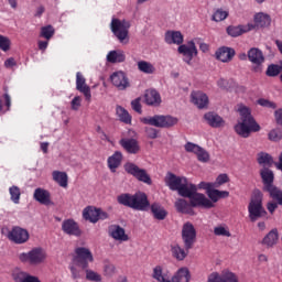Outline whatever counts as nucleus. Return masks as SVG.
<instances>
[{"mask_svg":"<svg viewBox=\"0 0 282 282\" xmlns=\"http://www.w3.org/2000/svg\"><path fill=\"white\" fill-rule=\"evenodd\" d=\"M185 151H187V153H194L198 162L206 163L210 161V154L208 153V151L195 143L187 142L185 144Z\"/></svg>","mask_w":282,"mask_h":282,"instance_id":"nucleus-14","label":"nucleus"},{"mask_svg":"<svg viewBox=\"0 0 282 282\" xmlns=\"http://www.w3.org/2000/svg\"><path fill=\"white\" fill-rule=\"evenodd\" d=\"M281 72H282V63H281V65L271 64L268 66L265 74H267V76L274 78V76H279V74H281Z\"/></svg>","mask_w":282,"mask_h":282,"instance_id":"nucleus-46","label":"nucleus"},{"mask_svg":"<svg viewBox=\"0 0 282 282\" xmlns=\"http://www.w3.org/2000/svg\"><path fill=\"white\" fill-rule=\"evenodd\" d=\"M62 230L65 235H69L70 237H80L83 231L74 219H66L62 223Z\"/></svg>","mask_w":282,"mask_h":282,"instance_id":"nucleus-17","label":"nucleus"},{"mask_svg":"<svg viewBox=\"0 0 282 282\" xmlns=\"http://www.w3.org/2000/svg\"><path fill=\"white\" fill-rule=\"evenodd\" d=\"M143 124H150L151 127H158L159 129H169L175 127L177 118L172 116L155 115L153 117H144L141 119Z\"/></svg>","mask_w":282,"mask_h":282,"instance_id":"nucleus-9","label":"nucleus"},{"mask_svg":"<svg viewBox=\"0 0 282 282\" xmlns=\"http://www.w3.org/2000/svg\"><path fill=\"white\" fill-rule=\"evenodd\" d=\"M214 234L217 237H230V231H228L225 227L221 226L215 227Z\"/></svg>","mask_w":282,"mask_h":282,"instance_id":"nucleus-52","label":"nucleus"},{"mask_svg":"<svg viewBox=\"0 0 282 282\" xmlns=\"http://www.w3.org/2000/svg\"><path fill=\"white\" fill-rule=\"evenodd\" d=\"M183 197L189 199L192 208H213L215 206L206 195L197 193V185L193 184Z\"/></svg>","mask_w":282,"mask_h":282,"instance_id":"nucleus-6","label":"nucleus"},{"mask_svg":"<svg viewBox=\"0 0 282 282\" xmlns=\"http://www.w3.org/2000/svg\"><path fill=\"white\" fill-rule=\"evenodd\" d=\"M258 163L263 164L264 166H272L274 163V160L272 159V155L265 152L258 153Z\"/></svg>","mask_w":282,"mask_h":282,"instance_id":"nucleus-43","label":"nucleus"},{"mask_svg":"<svg viewBox=\"0 0 282 282\" xmlns=\"http://www.w3.org/2000/svg\"><path fill=\"white\" fill-rule=\"evenodd\" d=\"M240 121L235 126V131L240 138H250V133H257L261 131V126L257 123L254 117L250 112V108L246 106H239Z\"/></svg>","mask_w":282,"mask_h":282,"instance_id":"nucleus-1","label":"nucleus"},{"mask_svg":"<svg viewBox=\"0 0 282 282\" xmlns=\"http://www.w3.org/2000/svg\"><path fill=\"white\" fill-rule=\"evenodd\" d=\"M218 87H220V89H228L229 85H228V80L220 78L217 82Z\"/></svg>","mask_w":282,"mask_h":282,"instance_id":"nucleus-64","label":"nucleus"},{"mask_svg":"<svg viewBox=\"0 0 282 282\" xmlns=\"http://www.w3.org/2000/svg\"><path fill=\"white\" fill-rule=\"evenodd\" d=\"M129 28H131V22L127 20L112 19L110 23L112 34L124 45L129 43Z\"/></svg>","mask_w":282,"mask_h":282,"instance_id":"nucleus-8","label":"nucleus"},{"mask_svg":"<svg viewBox=\"0 0 282 282\" xmlns=\"http://www.w3.org/2000/svg\"><path fill=\"white\" fill-rule=\"evenodd\" d=\"M249 219L250 221L254 223L261 217H265L268 212L263 208V194L259 189L253 192L251 196V200L248 206Z\"/></svg>","mask_w":282,"mask_h":282,"instance_id":"nucleus-4","label":"nucleus"},{"mask_svg":"<svg viewBox=\"0 0 282 282\" xmlns=\"http://www.w3.org/2000/svg\"><path fill=\"white\" fill-rule=\"evenodd\" d=\"M207 195L209 199H212V202L214 203L219 202V189H215V187H213L207 192Z\"/></svg>","mask_w":282,"mask_h":282,"instance_id":"nucleus-54","label":"nucleus"},{"mask_svg":"<svg viewBox=\"0 0 282 282\" xmlns=\"http://www.w3.org/2000/svg\"><path fill=\"white\" fill-rule=\"evenodd\" d=\"M140 98H137L131 101V107L133 111H137V113H142V105L140 104Z\"/></svg>","mask_w":282,"mask_h":282,"instance_id":"nucleus-59","label":"nucleus"},{"mask_svg":"<svg viewBox=\"0 0 282 282\" xmlns=\"http://www.w3.org/2000/svg\"><path fill=\"white\" fill-rule=\"evenodd\" d=\"M276 124H282V108L274 112Z\"/></svg>","mask_w":282,"mask_h":282,"instance_id":"nucleus-63","label":"nucleus"},{"mask_svg":"<svg viewBox=\"0 0 282 282\" xmlns=\"http://www.w3.org/2000/svg\"><path fill=\"white\" fill-rule=\"evenodd\" d=\"M145 102L152 107H158L162 102V97L160 93L155 89H150L145 91L144 95Z\"/></svg>","mask_w":282,"mask_h":282,"instance_id":"nucleus-28","label":"nucleus"},{"mask_svg":"<svg viewBox=\"0 0 282 282\" xmlns=\"http://www.w3.org/2000/svg\"><path fill=\"white\" fill-rule=\"evenodd\" d=\"M247 56L250 63H252V72L261 74L263 72V63H265L263 52L258 47H252L248 51Z\"/></svg>","mask_w":282,"mask_h":282,"instance_id":"nucleus-11","label":"nucleus"},{"mask_svg":"<svg viewBox=\"0 0 282 282\" xmlns=\"http://www.w3.org/2000/svg\"><path fill=\"white\" fill-rule=\"evenodd\" d=\"M118 204L121 206H127L128 208H133V210H149V198L147 194L138 192L133 195L131 194H121L117 197Z\"/></svg>","mask_w":282,"mask_h":282,"instance_id":"nucleus-3","label":"nucleus"},{"mask_svg":"<svg viewBox=\"0 0 282 282\" xmlns=\"http://www.w3.org/2000/svg\"><path fill=\"white\" fill-rule=\"evenodd\" d=\"M145 133L150 140H155L158 138V130L155 128H145Z\"/></svg>","mask_w":282,"mask_h":282,"instance_id":"nucleus-60","label":"nucleus"},{"mask_svg":"<svg viewBox=\"0 0 282 282\" xmlns=\"http://www.w3.org/2000/svg\"><path fill=\"white\" fill-rule=\"evenodd\" d=\"M151 213L154 219H158L159 221H164L169 215V212H166V209H164V207H162L159 203H153L151 205Z\"/></svg>","mask_w":282,"mask_h":282,"instance_id":"nucleus-30","label":"nucleus"},{"mask_svg":"<svg viewBox=\"0 0 282 282\" xmlns=\"http://www.w3.org/2000/svg\"><path fill=\"white\" fill-rule=\"evenodd\" d=\"M260 175L263 182V191H268L274 186V172L272 170L264 167L260 171Z\"/></svg>","mask_w":282,"mask_h":282,"instance_id":"nucleus-24","label":"nucleus"},{"mask_svg":"<svg viewBox=\"0 0 282 282\" xmlns=\"http://www.w3.org/2000/svg\"><path fill=\"white\" fill-rule=\"evenodd\" d=\"M267 208H268L269 213H271V215H272L274 213V210H276V208H279V203L270 202V203H268Z\"/></svg>","mask_w":282,"mask_h":282,"instance_id":"nucleus-62","label":"nucleus"},{"mask_svg":"<svg viewBox=\"0 0 282 282\" xmlns=\"http://www.w3.org/2000/svg\"><path fill=\"white\" fill-rule=\"evenodd\" d=\"M86 279L88 281H100V274L96 273L93 270H86Z\"/></svg>","mask_w":282,"mask_h":282,"instance_id":"nucleus-57","label":"nucleus"},{"mask_svg":"<svg viewBox=\"0 0 282 282\" xmlns=\"http://www.w3.org/2000/svg\"><path fill=\"white\" fill-rule=\"evenodd\" d=\"M8 239L13 243H25L30 239V234L21 227H13L8 234Z\"/></svg>","mask_w":282,"mask_h":282,"instance_id":"nucleus-16","label":"nucleus"},{"mask_svg":"<svg viewBox=\"0 0 282 282\" xmlns=\"http://www.w3.org/2000/svg\"><path fill=\"white\" fill-rule=\"evenodd\" d=\"M9 193L11 195V200L13 202V204H19L21 199V188H19V186L17 185H13L9 188Z\"/></svg>","mask_w":282,"mask_h":282,"instance_id":"nucleus-45","label":"nucleus"},{"mask_svg":"<svg viewBox=\"0 0 282 282\" xmlns=\"http://www.w3.org/2000/svg\"><path fill=\"white\" fill-rule=\"evenodd\" d=\"M226 19H228V11L224 9H217L212 15V21H215L216 23L226 21Z\"/></svg>","mask_w":282,"mask_h":282,"instance_id":"nucleus-44","label":"nucleus"},{"mask_svg":"<svg viewBox=\"0 0 282 282\" xmlns=\"http://www.w3.org/2000/svg\"><path fill=\"white\" fill-rule=\"evenodd\" d=\"M119 144L127 153H131L132 155L140 153V143L135 139H121Z\"/></svg>","mask_w":282,"mask_h":282,"instance_id":"nucleus-22","label":"nucleus"},{"mask_svg":"<svg viewBox=\"0 0 282 282\" xmlns=\"http://www.w3.org/2000/svg\"><path fill=\"white\" fill-rule=\"evenodd\" d=\"M94 262V254L85 247H78L75 249V257L69 265L73 279H80L83 276V270L89 268V263Z\"/></svg>","mask_w":282,"mask_h":282,"instance_id":"nucleus-2","label":"nucleus"},{"mask_svg":"<svg viewBox=\"0 0 282 282\" xmlns=\"http://www.w3.org/2000/svg\"><path fill=\"white\" fill-rule=\"evenodd\" d=\"M82 100L83 99L80 98V96L74 97V99L70 102V107H72L73 111H78V109H80Z\"/></svg>","mask_w":282,"mask_h":282,"instance_id":"nucleus-58","label":"nucleus"},{"mask_svg":"<svg viewBox=\"0 0 282 282\" xmlns=\"http://www.w3.org/2000/svg\"><path fill=\"white\" fill-rule=\"evenodd\" d=\"M34 200L43 204L44 206H50L52 204L51 195L46 189L41 187L36 188L33 194Z\"/></svg>","mask_w":282,"mask_h":282,"instance_id":"nucleus-25","label":"nucleus"},{"mask_svg":"<svg viewBox=\"0 0 282 282\" xmlns=\"http://www.w3.org/2000/svg\"><path fill=\"white\" fill-rule=\"evenodd\" d=\"M177 52L184 56L183 61H185L187 65H191L193 57L197 56V46H195L194 41H189L187 44L180 45Z\"/></svg>","mask_w":282,"mask_h":282,"instance_id":"nucleus-15","label":"nucleus"},{"mask_svg":"<svg viewBox=\"0 0 282 282\" xmlns=\"http://www.w3.org/2000/svg\"><path fill=\"white\" fill-rule=\"evenodd\" d=\"M268 138L269 140H271V142H279L282 139V129L281 128L272 129L269 132Z\"/></svg>","mask_w":282,"mask_h":282,"instance_id":"nucleus-48","label":"nucleus"},{"mask_svg":"<svg viewBox=\"0 0 282 282\" xmlns=\"http://www.w3.org/2000/svg\"><path fill=\"white\" fill-rule=\"evenodd\" d=\"M175 208L178 213H183L184 215H194L193 207L191 203H188L184 198H178L175 202Z\"/></svg>","mask_w":282,"mask_h":282,"instance_id":"nucleus-32","label":"nucleus"},{"mask_svg":"<svg viewBox=\"0 0 282 282\" xmlns=\"http://www.w3.org/2000/svg\"><path fill=\"white\" fill-rule=\"evenodd\" d=\"M250 30H254V25L248 24V26L238 25V26H228L227 33L229 36H241V34H246V32H250Z\"/></svg>","mask_w":282,"mask_h":282,"instance_id":"nucleus-29","label":"nucleus"},{"mask_svg":"<svg viewBox=\"0 0 282 282\" xmlns=\"http://www.w3.org/2000/svg\"><path fill=\"white\" fill-rule=\"evenodd\" d=\"M223 282H239V278L231 271H223Z\"/></svg>","mask_w":282,"mask_h":282,"instance_id":"nucleus-50","label":"nucleus"},{"mask_svg":"<svg viewBox=\"0 0 282 282\" xmlns=\"http://www.w3.org/2000/svg\"><path fill=\"white\" fill-rule=\"evenodd\" d=\"M264 191L265 193H269L273 202H276L280 206H282V191L279 187L273 185L272 187H269Z\"/></svg>","mask_w":282,"mask_h":282,"instance_id":"nucleus-39","label":"nucleus"},{"mask_svg":"<svg viewBox=\"0 0 282 282\" xmlns=\"http://www.w3.org/2000/svg\"><path fill=\"white\" fill-rule=\"evenodd\" d=\"M11 275L15 282H42L39 278L30 275L19 268L14 269Z\"/></svg>","mask_w":282,"mask_h":282,"instance_id":"nucleus-23","label":"nucleus"},{"mask_svg":"<svg viewBox=\"0 0 282 282\" xmlns=\"http://www.w3.org/2000/svg\"><path fill=\"white\" fill-rule=\"evenodd\" d=\"M116 111L121 122H124L126 124H131V115H129V111H127V109L122 108V106H118Z\"/></svg>","mask_w":282,"mask_h":282,"instance_id":"nucleus-42","label":"nucleus"},{"mask_svg":"<svg viewBox=\"0 0 282 282\" xmlns=\"http://www.w3.org/2000/svg\"><path fill=\"white\" fill-rule=\"evenodd\" d=\"M258 105H260L261 107H267L268 109H276V104L268 99H259Z\"/></svg>","mask_w":282,"mask_h":282,"instance_id":"nucleus-56","label":"nucleus"},{"mask_svg":"<svg viewBox=\"0 0 282 282\" xmlns=\"http://www.w3.org/2000/svg\"><path fill=\"white\" fill-rule=\"evenodd\" d=\"M204 119L209 124V127H213V129H220V127L226 126V121L221 116L217 115L216 112H207L204 115Z\"/></svg>","mask_w":282,"mask_h":282,"instance_id":"nucleus-21","label":"nucleus"},{"mask_svg":"<svg viewBox=\"0 0 282 282\" xmlns=\"http://www.w3.org/2000/svg\"><path fill=\"white\" fill-rule=\"evenodd\" d=\"M98 208L95 207H86L83 212V217L87 221H90L91 224H97L98 221Z\"/></svg>","mask_w":282,"mask_h":282,"instance_id":"nucleus-35","label":"nucleus"},{"mask_svg":"<svg viewBox=\"0 0 282 282\" xmlns=\"http://www.w3.org/2000/svg\"><path fill=\"white\" fill-rule=\"evenodd\" d=\"M122 164V152L116 151L111 156L108 158V169L111 173H116V169Z\"/></svg>","mask_w":282,"mask_h":282,"instance_id":"nucleus-31","label":"nucleus"},{"mask_svg":"<svg viewBox=\"0 0 282 282\" xmlns=\"http://www.w3.org/2000/svg\"><path fill=\"white\" fill-rule=\"evenodd\" d=\"M279 241V231L276 229H272L262 240L263 246H268V248H272V246H276Z\"/></svg>","mask_w":282,"mask_h":282,"instance_id":"nucleus-36","label":"nucleus"},{"mask_svg":"<svg viewBox=\"0 0 282 282\" xmlns=\"http://www.w3.org/2000/svg\"><path fill=\"white\" fill-rule=\"evenodd\" d=\"M123 169L126 173L132 175V177H135V180H138L139 182H143V184H148L149 186L153 184V181L151 180L149 173H147V170L140 169V166H138L137 164L128 162L123 165Z\"/></svg>","mask_w":282,"mask_h":282,"instance_id":"nucleus-10","label":"nucleus"},{"mask_svg":"<svg viewBox=\"0 0 282 282\" xmlns=\"http://www.w3.org/2000/svg\"><path fill=\"white\" fill-rule=\"evenodd\" d=\"M54 26L46 25L41 29L40 36H42V39H46V41H50V39L54 36Z\"/></svg>","mask_w":282,"mask_h":282,"instance_id":"nucleus-47","label":"nucleus"},{"mask_svg":"<svg viewBox=\"0 0 282 282\" xmlns=\"http://www.w3.org/2000/svg\"><path fill=\"white\" fill-rule=\"evenodd\" d=\"M153 279H155L159 282H171L170 280L165 279L164 275L162 274V268L160 265H156L153 269Z\"/></svg>","mask_w":282,"mask_h":282,"instance_id":"nucleus-49","label":"nucleus"},{"mask_svg":"<svg viewBox=\"0 0 282 282\" xmlns=\"http://www.w3.org/2000/svg\"><path fill=\"white\" fill-rule=\"evenodd\" d=\"M198 188H203L204 191H206V193H208L210 188H215V185L214 183L200 182L197 186V189Z\"/></svg>","mask_w":282,"mask_h":282,"instance_id":"nucleus-61","label":"nucleus"},{"mask_svg":"<svg viewBox=\"0 0 282 282\" xmlns=\"http://www.w3.org/2000/svg\"><path fill=\"white\" fill-rule=\"evenodd\" d=\"M76 89L84 94L86 100H91V88L87 85V79H85L80 72L76 74Z\"/></svg>","mask_w":282,"mask_h":282,"instance_id":"nucleus-18","label":"nucleus"},{"mask_svg":"<svg viewBox=\"0 0 282 282\" xmlns=\"http://www.w3.org/2000/svg\"><path fill=\"white\" fill-rule=\"evenodd\" d=\"M138 69L143 74H155V66L151 62L140 61L138 62Z\"/></svg>","mask_w":282,"mask_h":282,"instance_id":"nucleus-41","label":"nucleus"},{"mask_svg":"<svg viewBox=\"0 0 282 282\" xmlns=\"http://www.w3.org/2000/svg\"><path fill=\"white\" fill-rule=\"evenodd\" d=\"M228 182V174H220L217 176L216 182H214V188H219L223 184Z\"/></svg>","mask_w":282,"mask_h":282,"instance_id":"nucleus-51","label":"nucleus"},{"mask_svg":"<svg viewBox=\"0 0 282 282\" xmlns=\"http://www.w3.org/2000/svg\"><path fill=\"white\" fill-rule=\"evenodd\" d=\"M0 50H2V52H8V50H10V39L0 35Z\"/></svg>","mask_w":282,"mask_h":282,"instance_id":"nucleus-53","label":"nucleus"},{"mask_svg":"<svg viewBox=\"0 0 282 282\" xmlns=\"http://www.w3.org/2000/svg\"><path fill=\"white\" fill-rule=\"evenodd\" d=\"M192 102L198 107V109H206L208 107V95L202 91L192 93Z\"/></svg>","mask_w":282,"mask_h":282,"instance_id":"nucleus-27","label":"nucleus"},{"mask_svg":"<svg viewBox=\"0 0 282 282\" xmlns=\"http://www.w3.org/2000/svg\"><path fill=\"white\" fill-rule=\"evenodd\" d=\"M109 237L115 239V241H127L129 239V235L124 231L120 225H110L108 227Z\"/></svg>","mask_w":282,"mask_h":282,"instance_id":"nucleus-19","label":"nucleus"},{"mask_svg":"<svg viewBox=\"0 0 282 282\" xmlns=\"http://www.w3.org/2000/svg\"><path fill=\"white\" fill-rule=\"evenodd\" d=\"M270 23H272L270 15L264 14V13H257L254 15V24H252L253 30H254V28H268V25H270Z\"/></svg>","mask_w":282,"mask_h":282,"instance_id":"nucleus-33","label":"nucleus"},{"mask_svg":"<svg viewBox=\"0 0 282 282\" xmlns=\"http://www.w3.org/2000/svg\"><path fill=\"white\" fill-rule=\"evenodd\" d=\"M217 61L221 63H230L235 58V48L228 46H221L215 53Z\"/></svg>","mask_w":282,"mask_h":282,"instance_id":"nucleus-20","label":"nucleus"},{"mask_svg":"<svg viewBox=\"0 0 282 282\" xmlns=\"http://www.w3.org/2000/svg\"><path fill=\"white\" fill-rule=\"evenodd\" d=\"M182 239L185 250H191L197 241V230L191 223H185L182 228Z\"/></svg>","mask_w":282,"mask_h":282,"instance_id":"nucleus-12","label":"nucleus"},{"mask_svg":"<svg viewBox=\"0 0 282 282\" xmlns=\"http://www.w3.org/2000/svg\"><path fill=\"white\" fill-rule=\"evenodd\" d=\"M53 180L56 182L62 188H67V173L61 171L53 172Z\"/></svg>","mask_w":282,"mask_h":282,"instance_id":"nucleus-40","label":"nucleus"},{"mask_svg":"<svg viewBox=\"0 0 282 282\" xmlns=\"http://www.w3.org/2000/svg\"><path fill=\"white\" fill-rule=\"evenodd\" d=\"M165 42L169 45H182L184 43V35L180 31H167L165 33Z\"/></svg>","mask_w":282,"mask_h":282,"instance_id":"nucleus-26","label":"nucleus"},{"mask_svg":"<svg viewBox=\"0 0 282 282\" xmlns=\"http://www.w3.org/2000/svg\"><path fill=\"white\" fill-rule=\"evenodd\" d=\"M189 279H191V273L188 272V269L182 268L172 278V282H188Z\"/></svg>","mask_w":282,"mask_h":282,"instance_id":"nucleus-38","label":"nucleus"},{"mask_svg":"<svg viewBox=\"0 0 282 282\" xmlns=\"http://www.w3.org/2000/svg\"><path fill=\"white\" fill-rule=\"evenodd\" d=\"M110 82L119 91H127L131 87V82L127 73L122 70L115 72L110 75Z\"/></svg>","mask_w":282,"mask_h":282,"instance_id":"nucleus-13","label":"nucleus"},{"mask_svg":"<svg viewBox=\"0 0 282 282\" xmlns=\"http://www.w3.org/2000/svg\"><path fill=\"white\" fill-rule=\"evenodd\" d=\"M207 282H224V272L220 275L217 272L209 274Z\"/></svg>","mask_w":282,"mask_h":282,"instance_id":"nucleus-55","label":"nucleus"},{"mask_svg":"<svg viewBox=\"0 0 282 282\" xmlns=\"http://www.w3.org/2000/svg\"><path fill=\"white\" fill-rule=\"evenodd\" d=\"M127 56L124 55V51H110L107 54V62L108 63H124Z\"/></svg>","mask_w":282,"mask_h":282,"instance_id":"nucleus-34","label":"nucleus"},{"mask_svg":"<svg viewBox=\"0 0 282 282\" xmlns=\"http://www.w3.org/2000/svg\"><path fill=\"white\" fill-rule=\"evenodd\" d=\"M166 186H169L170 191H177L178 195L181 197H184V195H187L191 186H193L192 183H188V180L184 176H177L173 173H169L165 178Z\"/></svg>","mask_w":282,"mask_h":282,"instance_id":"nucleus-5","label":"nucleus"},{"mask_svg":"<svg viewBox=\"0 0 282 282\" xmlns=\"http://www.w3.org/2000/svg\"><path fill=\"white\" fill-rule=\"evenodd\" d=\"M171 252L174 259H176L177 261H184L186 257H188V250L183 249L182 247H180V245L172 246Z\"/></svg>","mask_w":282,"mask_h":282,"instance_id":"nucleus-37","label":"nucleus"},{"mask_svg":"<svg viewBox=\"0 0 282 282\" xmlns=\"http://www.w3.org/2000/svg\"><path fill=\"white\" fill-rule=\"evenodd\" d=\"M19 259L22 263H29V265H41L47 259V252L41 247H35L29 252L20 253Z\"/></svg>","mask_w":282,"mask_h":282,"instance_id":"nucleus-7","label":"nucleus"}]
</instances>
